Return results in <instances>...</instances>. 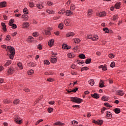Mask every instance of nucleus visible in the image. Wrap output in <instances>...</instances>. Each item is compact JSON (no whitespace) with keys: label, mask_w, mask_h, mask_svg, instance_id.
Instances as JSON below:
<instances>
[{"label":"nucleus","mask_w":126,"mask_h":126,"mask_svg":"<svg viewBox=\"0 0 126 126\" xmlns=\"http://www.w3.org/2000/svg\"><path fill=\"white\" fill-rule=\"evenodd\" d=\"M6 51L10 53V54L9 53L7 54L8 56L9 55L10 60H13L15 55V49H14V47L11 46H7Z\"/></svg>","instance_id":"obj_1"},{"label":"nucleus","mask_w":126,"mask_h":126,"mask_svg":"<svg viewBox=\"0 0 126 126\" xmlns=\"http://www.w3.org/2000/svg\"><path fill=\"white\" fill-rule=\"evenodd\" d=\"M82 99L77 97H71V102H74V103H76L77 104H80L82 103Z\"/></svg>","instance_id":"obj_2"},{"label":"nucleus","mask_w":126,"mask_h":126,"mask_svg":"<svg viewBox=\"0 0 126 126\" xmlns=\"http://www.w3.org/2000/svg\"><path fill=\"white\" fill-rule=\"evenodd\" d=\"M14 121L16 123V124H18V125H21V124H22V119L19 116H17L15 119Z\"/></svg>","instance_id":"obj_3"},{"label":"nucleus","mask_w":126,"mask_h":126,"mask_svg":"<svg viewBox=\"0 0 126 126\" xmlns=\"http://www.w3.org/2000/svg\"><path fill=\"white\" fill-rule=\"evenodd\" d=\"M50 62L52 63H56L58 62V57L56 56H52L50 59Z\"/></svg>","instance_id":"obj_4"},{"label":"nucleus","mask_w":126,"mask_h":126,"mask_svg":"<svg viewBox=\"0 0 126 126\" xmlns=\"http://www.w3.org/2000/svg\"><path fill=\"white\" fill-rule=\"evenodd\" d=\"M105 117H107V119H110L113 118V115H112V113H111V112L106 111Z\"/></svg>","instance_id":"obj_5"},{"label":"nucleus","mask_w":126,"mask_h":126,"mask_svg":"<svg viewBox=\"0 0 126 126\" xmlns=\"http://www.w3.org/2000/svg\"><path fill=\"white\" fill-rule=\"evenodd\" d=\"M64 23L66 26H70V25H71V21L69 20L68 19H67L64 21Z\"/></svg>","instance_id":"obj_6"},{"label":"nucleus","mask_w":126,"mask_h":126,"mask_svg":"<svg viewBox=\"0 0 126 126\" xmlns=\"http://www.w3.org/2000/svg\"><path fill=\"white\" fill-rule=\"evenodd\" d=\"M28 43H32L34 41V37L33 36H30L27 39Z\"/></svg>","instance_id":"obj_7"},{"label":"nucleus","mask_w":126,"mask_h":126,"mask_svg":"<svg viewBox=\"0 0 126 126\" xmlns=\"http://www.w3.org/2000/svg\"><path fill=\"white\" fill-rule=\"evenodd\" d=\"M99 87L100 88H103V87H105V83L104 81L101 80L99 83Z\"/></svg>","instance_id":"obj_8"},{"label":"nucleus","mask_w":126,"mask_h":126,"mask_svg":"<svg viewBox=\"0 0 126 126\" xmlns=\"http://www.w3.org/2000/svg\"><path fill=\"white\" fill-rule=\"evenodd\" d=\"M117 95H119L120 96H124L125 95V93L122 90H118L117 91Z\"/></svg>","instance_id":"obj_9"},{"label":"nucleus","mask_w":126,"mask_h":126,"mask_svg":"<svg viewBox=\"0 0 126 126\" xmlns=\"http://www.w3.org/2000/svg\"><path fill=\"white\" fill-rule=\"evenodd\" d=\"M91 96L94 99H99V98H100V96H99V94L97 93L91 94Z\"/></svg>","instance_id":"obj_10"},{"label":"nucleus","mask_w":126,"mask_h":126,"mask_svg":"<svg viewBox=\"0 0 126 126\" xmlns=\"http://www.w3.org/2000/svg\"><path fill=\"white\" fill-rule=\"evenodd\" d=\"M1 25L2 27V29L4 31V32H6V31H7V30L6 29V25H5V23H1Z\"/></svg>","instance_id":"obj_11"},{"label":"nucleus","mask_w":126,"mask_h":126,"mask_svg":"<svg viewBox=\"0 0 126 126\" xmlns=\"http://www.w3.org/2000/svg\"><path fill=\"white\" fill-rule=\"evenodd\" d=\"M65 13L66 16H70V15H72V14H73V12L69 10H67Z\"/></svg>","instance_id":"obj_12"},{"label":"nucleus","mask_w":126,"mask_h":126,"mask_svg":"<svg viewBox=\"0 0 126 126\" xmlns=\"http://www.w3.org/2000/svg\"><path fill=\"white\" fill-rule=\"evenodd\" d=\"M14 71V69L13 68H9L8 70L7 73L8 75L12 74Z\"/></svg>","instance_id":"obj_13"},{"label":"nucleus","mask_w":126,"mask_h":126,"mask_svg":"<svg viewBox=\"0 0 126 126\" xmlns=\"http://www.w3.org/2000/svg\"><path fill=\"white\" fill-rule=\"evenodd\" d=\"M54 43H55V40L54 39H51L48 42V46L49 47H53V45H54Z\"/></svg>","instance_id":"obj_14"},{"label":"nucleus","mask_w":126,"mask_h":126,"mask_svg":"<svg viewBox=\"0 0 126 126\" xmlns=\"http://www.w3.org/2000/svg\"><path fill=\"white\" fill-rule=\"evenodd\" d=\"M6 1H2L0 2V6H1V7H6Z\"/></svg>","instance_id":"obj_15"},{"label":"nucleus","mask_w":126,"mask_h":126,"mask_svg":"<svg viewBox=\"0 0 126 126\" xmlns=\"http://www.w3.org/2000/svg\"><path fill=\"white\" fill-rule=\"evenodd\" d=\"M54 125V126H64V123H62V122L58 121L56 123H55Z\"/></svg>","instance_id":"obj_16"},{"label":"nucleus","mask_w":126,"mask_h":126,"mask_svg":"<svg viewBox=\"0 0 126 126\" xmlns=\"http://www.w3.org/2000/svg\"><path fill=\"white\" fill-rule=\"evenodd\" d=\"M75 33L73 32H69L66 34V37H68L71 36H74Z\"/></svg>","instance_id":"obj_17"},{"label":"nucleus","mask_w":126,"mask_h":126,"mask_svg":"<svg viewBox=\"0 0 126 126\" xmlns=\"http://www.w3.org/2000/svg\"><path fill=\"white\" fill-rule=\"evenodd\" d=\"M114 112L115 113V114H120V113H121V109L120 108H115L113 110Z\"/></svg>","instance_id":"obj_18"},{"label":"nucleus","mask_w":126,"mask_h":126,"mask_svg":"<svg viewBox=\"0 0 126 126\" xmlns=\"http://www.w3.org/2000/svg\"><path fill=\"white\" fill-rule=\"evenodd\" d=\"M70 48H71V47L69 46L68 45H63L62 46V48L63 49V50H64L65 49H66V50H69L70 49Z\"/></svg>","instance_id":"obj_19"},{"label":"nucleus","mask_w":126,"mask_h":126,"mask_svg":"<svg viewBox=\"0 0 126 126\" xmlns=\"http://www.w3.org/2000/svg\"><path fill=\"white\" fill-rule=\"evenodd\" d=\"M11 60H8L7 62L4 64V66H8V65L11 64Z\"/></svg>","instance_id":"obj_20"},{"label":"nucleus","mask_w":126,"mask_h":126,"mask_svg":"<svg viewBox=\"0 0 126 126\" xmlns=\"http://www.w3.org/2000/svg\"><path fill=\"white\" fill-rule=\"evenodd\" d=\"M106 12H101L98 14V15L100 17H103L106 16Z\"/></svg>","instance_id":"obj_21"},{"label":"nucleus","mask_w":126,"mask_h":126,"mask_svg":"<svg viewBox=\"0 0 126 126\" xmlns=\"http://www.w3.org/2000/svg\"><path fill=\"white\" fill-rule=\"evenodd\" d=\"M3 102L4 104H9V103H11V100L8 99H6L3 100Z\"/></svg>","instance_id":"obj_22"},{"label":"nucleus","mask_w":126,"mask_h":126,"mask_svg":"<svg viewBox=\"0 0 126 126\" xmlns=\"http://www.w3.org/2000/svg\"><path fill=\"white\" fill-rule=\"evenodd\" d=\"M99 39V36L97 35H94L93 36L92 41H97Z\"/></svg>","instance_id":"obj_23"},{"label":"nucleus","mask_w":126,"mask_h":126,"mask_svg":"<svg viewBox=\"0 0 126 126\" xmlns=\"http://www.w3.org/2000/svg\"><path fill=\"white\" fill-rule=\"evenodd\" d=\"M115 7L116 9H120V8H121V3H116L115 5Z\"/></svg>","instance_id":"obj_24"},{"label":"nucleus","mask_w":126,"mask_h":126,"mask_svg":"<svg viewBox=\"0 0 126 126\" xmlns=\"http://www.w3.org/2000/svg\"><path fill=\"white\" fill-rule=\"evenodd\" d=\"M29 25H30L29 23L24 22L23 23V27H24V28H28V27H29Z\"/></svg>","instance_id":"obj_25"},{"label":"nucleus","mask_w":126,"mask_h":126,"mask_svg":"<svg viewBox=\"0 0 126 126\" xmlns=\"http://www.w3.org/2000/svg\"><path fill=\"white\" fill-rule=\"evenodd\" d=\"M89 83L90 85H91V86H93L94 85L95 82H94V80L91 79L89 81Z\"/></svg>","instance_id":"obj_26"},{"label":"nucleus","mask_w":126,"mask_h":126,"mask_svg":"<svg viewBox=\"0 0 126 126\" xmlns=\"http://www.w3.org/2000/svg\"><path fill=\"white\" fill-rule=\"evenodd\" d=\"M91 61H92V59H91V58L87 59L86 60L85 63H86V64H89V63H91Z\"/></svg>","instance_id":"obj_27"},{"label":"nucleus","mask_w":126,"mask_h":126,"mask_svg":"<svg viewBox=\"0 0 126 126\" xmlns=\"http://www.w3.org/2000/svg\"><path fill=\"white\" fill-rule=\"evenodd\" d=\"M101 100L103 101H108L109 100V97H106V95H104L101 97Z\"/></svg>","instance_id":"obj_28"},{"label":"nucleus","mask_w":126,"mask_h":126,"mask_svg":"<svg viewBox=\"0 0 126 126\" xmlns=\"http://www.w3.org/2000/svg\"><path fill=\"white\" fill-rule=\"evenodd\" d=\"M58 28L61 29V30L63 29V23H61L59 24Z\"/></svg>","instance_id":"obj_29"},{"label":"nucleus","mask_w":126,"mask_h":126,"mask_svg":"<svg viewBox=\"0 0 126 126\" xmlns=\"http://www.w3.org/2000/svg\"><path fill=\"white\" fill-rule=\"evenodd\" d=\"M48 112L49 113H53L54 111V108L52 107H49L47 108Z\"/></svg>","instance_id":"obj_30"},{"label":"nucleus","mask_w":126,"mask_h":126,"mask_svg":"<svg viewBox=\"0 0 126 126\" xmlns=\"http://www.w3.org/2000/svg\"><path fill=\"white\" fill-rule=\"evenodd\" d=\"M36 6L39 9H42V8L44 7V6H43V5L40 3L37 4Z\"/></svg>","instance_id":"obj_31"},{"label":"nucleus","mask_w":126,"mask_h":126,"mask_svg":"<svg viewBox=\"0 0 126 126\" xmlns=\"http://www.w3.org/2000/svg\"><path fill=\"white\" fill-rule=\"evenodd\" d=\"M34 73V70L31 69L29 71H28L27 74L29 75H32Z\"/></svg>","instance_id":"obj_32"},{"label":"nucleus","mask_w":126,"mask_h":126,"mask_svg":"<svg viewBox=\"0 0 126 126\" xmlns=\"http://www.w3.org/2000/svg\"><path fill=\"white\" fill-rule=\"evenodd\" d=\"M97 123L98 126H102V125H103V123H104V121H103V120H100L97 121Z\"/></svg>","instance_id":"obj_33"},{"label":"nucleus","mask_w":126,"mask_h":126,"mask_svg":"<svg viewBox=\"0 0 126 126\" xmlns=\"http://www.w3.org/2000/svg\"><path fill=\"white\" fill-rule=\"evenodd\" d=\"M22 18H23L25 20H28V15H22Z\"/></svg>","instance_id":"obj_34"},{"label":"nucleus","mask_w":126,"mask_h":126,"mask_svg":"<svg viewBox=\"0 0 126 126\" xmlns=\"http://www.w3.org/2000/svg\"><path fill=\"white\" fill-rule=\"evenodd\" d=\"M79 58H80V59L84 60V59H86V57H85V55L83 54L79 55Z\"/></svg>","instance_id":"obj_35"},{"label":"nucleus","mask_w":126,"mask_h":126,"mask_svg":"<svg viewBox=\"0 0 126 126\" xmlns=\"http://www.w3.org/2000/svg\"><path fill=\"white\" fill-rule=\"evenodd\" d=\"M47 13H49V14H54L55 13V12L53 10H47Z\"/></svg>","instance_id":"obj_36"},{"label":"nucleus","mask_w":126,"mask_h":126,"mask_svg":"<svg viewBox=\"0 0 126 126\" xmlns=\"http://www.w3.org/2000/svg\"><path fill=\"white\" fill-rule=\"evenodd\" d=\"M13 23H14V19H11L9 20V25L10 26H11V25H12L13 24Z\"/></svg>","instance_id":"obj_37"},{"label":"nucleus","mask_w":126,"mask_h":126,"mask_svg":"<svg viewBox=\"0 0 126 126\" xmlns=\"http://www.w3.org/2000/svg\"><path fill=\"white\" fill-rule=\"evenodd\" d=\"M23 13H24V14H28L29 12L27 8L26 7L23 9Z\"/></svg>","instance_id":"obj_38"},{"label":"nucleus","mask_w":126,"mask_h":126,"mask_svg":"<svg viewBox=\"0 0 126 126\" xmlns=\"http://www.w3.org/2000/svg\"><path fill=\"white\" fill-rule=\"evenodd\" d=\"M70 10H75V5L74 4H71L70 7Z\"/></svg>","instance_id":"obj_39"},{"label":"nucleus","mask_w":126,"mask_h":126,"mask_svg":"<svg viewBox=\"0 0 126 126\" xmlns=\"http://www.w3.org/2000/svg\"><path fill=\"white\" fill-rule=\"evenodd\" d=\"M18 66L20 68V69H23V66H22V63H17Z\"/></svg>","instance_id":"obj_40"},{"label":"nucleus","mask_w":126,"mask_h":126,"mask_svg":"<svg viewBox=\"0 0 126 126\" xmlns=\"http://www.w3.org/2000/svg\"><path fill=\"white\" fill-rule=\"evenodd\" d=\"M13 104H14V105H18V104H19V99H16L13 101Z\"/></svg>","instance_id":"obj_41"},{"label":"nucleus","mask_w":126,"mask_h":126,"mask_svg":"<svg viewBox=\"0 0 126 126\" xmlns=\"http://www.w3.org/2000/svg\"><path fill=\"white\" fill-rule=\"evenodd\" d=\"M65 12V9H63L61 10V11H60L58 13L59 14H63V13H64Z\"/></svg>","instance_id":"obj_42"},{"label":"nucleus","mask_w":126,"mask_h":126,"mask_svg":"<svg viewBox=\"0 0 126 126\" xmlns=\"http://www.w3.org/2000/svg\"><path fill=\"white\" fill-rule=\"evenodd\" d=\"M103 31H104L105 33H109L110 32L108 28H103Z\"/></svg>","instance_id":"obj_43"},{"label":"nucleus","mask_w":126,"mask_h":126,"mask_svg":"<svg viewBox=\"0 0 126 126\" xmlns=\"http://www.w3.org/2000/svg\"><path fill=\"white\" fill-rule=\"evenodd\" d=\"M89 69V68L87 66L83 67L81 69V71H83L84 70H88Z\"/></svg>","instance_id":"obj_44"},{"label":"nucleus","mask_w":126,"mask_h":126,"mask_svg":"<svg viewBox=\"0 0 126 126\" xmlns=\"http://www.w3.org/2000/svg\"><path fill=\"white\" fill-rule=\"evenodd\" d=\"M92 12H93V10H92V9H90L88 10V14L89 16H90L91 15V13H92Z\"/></svg>","instance_id":"obj_45"},{"label":"nucleus","mask_w":126,"mask_h":126,"mask_svg":"<svg viewBox=\"0 0 126 126\" xmlns=\"http://www.w3.org/2000/svg\"><path fill=\"white\" fill-rule=\"evenodd\" d=\"M11 39V37H10V35H6V38H5L6 41H10Z\"/></svg>","instance_id":"obj_46"},{"label":"nucleus","mask_w":126,"mask_h":126,"mask_svg":"<svg viewBox=\"0 0 126 126\" xmlns=\"http://www.w3.org/2000/svg\"><path fill=\"white\" fill-rule=\"evenodd\" d=\"M74 42L75 44H78V43H80V39H79V38H75L74 39Z\"/></svg>","instance_id":"obj_47"},{"label":"nucleus","mask_w":126,"mask_h":126,"mask_svg":"<svg viewBox=\"0 0 126 126\" xmlns=\"http://www.w3.org/2000/svg\"><path fill=\"white\" fill-rule=\"evenodd\" d=\"M115 55L111 53L109 55L108 57L110 59H114L115 58Z\"/></svg>","instance_id":"obj_48"},{"label":"nucleus","mask_w":126,"mask_h":126,"mask_svg":"<svg viewBox=\"0 0 126 126\" xmlns=\"http://www.w3.org/2000/svg\"><path fill=\"white\" fill-rule=\"evenodd\" d=\"M42 122H43V119L38 120L35 123V126H37V125H39V124H40V123H42Z\"/></svg>","instance_id":"obj_49"},{"label":"nucleus","mask_w":126,"mask_h":126,"mask_svg":"<svg viewBox=\"0 0 126 126\" xmlns=\"http://www.w3.org/2000/svg\"><path fill=\"white\" fill-rule=\"evenodd\" d=\"M104 105L105 106V107H108L109 108H111L112 106L109 104V103L105 102L104 103Z\"/></svg>","instance_id":"obj_50"},{"label":"nucleus","mask_w":126,"mask_h":126,"mask_svg":"<svg viewBox=\"0 0 126 126\" xmlns=\"http://www.w3.org/2000/svg\"><path fill=\"white\" fill-rule=\"evenodd\" d=\"M12 26V28L13 29H16V28H17V26H16V24H13L11 26Z\"/></svg>","instance_id":"obj_51"},{"label":"nucleus","mask_w":126,"mask_h":126,"mask_svg":"<svg viewBox=\"0 0 126 126\" xmlns=\"http://www.w3.org/2000/svg\"><path fill=\"white\" fill-rule=\"evenodd\" d=\"M29 5L30 7H34V3L29 2Z\"/></svg>","instance_id":"obj_52"},{"label":"nucleus","mask_w":126,"mask_h":126,"mask_svg":"<svg viewBox=\"0 0 126 126\" xmlns=\"http://www.w3.org/2000/svg\"><path fill=\"white\" fill-rule=\"evenodd\" d=\"M46 80L49 82H53V81H54V79L52 78H48Z\"/></svg>","instance_id":"obj_53"},{"label":"nucleus","mask_w":126,"mask_h":126,"mask_svg":"<svg viewBox=\"0 0 126 126\" xmlns=\"http://www.w3.org/2000/svg\"><path fill=\"white\" fill-rule=\"evenodd\" d=\"M32 36L33 37H38V36H39V34H38V32H35L32 33Z\"/></svg>","instance_id":"obj_54"},{"label":"nucleus","mask_w":126,"mask_h":126,"mask_svg":"<svg viewBox=\"0 0 126 126\" xmlns=\"http://www.w3.org/2000/svg\"><path fill=\"white\" fill-rule=\"evenodd\" d=\"M119 18V16H118V15H114L113 16V20H117Z\"/></svg>","instance_id":"obj_55"},{"label":"nucleus","mask_w":126,"mask_h":126,"mask_svg":"<svg viewBox=\"0 0 126 126\" xmlns=\"http://www.w3.org/2000/svg\"><path fill=\"white\" fill-rule=\"evenodd\" d=\"M37 49H38V50H42V44H39L37 45Z\"/></svg>","instance_id":"obj_56"},{"label":"nucleus","mask_w":126,"mask_h":126,"mask_svg":"<svg viewBox=\"0 0 126 126\" xmlns=\"http://www.w3.org/2000/svg\"><path fill=\"white\" fill-rule=\"evenodd\" d=\"M76 63H77L78 64H80V63H81V64H83V63H84V62H83L82 61H80L79 60H77Z\"/></svg>","instance_id":"obj_57"},{"label":"nucleus","mask_w":126,"mask_h":126,"mask_svg":"<svg viewBox=\"0 0 126 126\" xmlns=\"http://www.w3.org/2000/svg\"><path fill=\"white\" fill-rule=\"evenodd\" d=\"M45 35H51V32L49 31H45Z\"/></svg>","instance_id":"obj_58"},{"label":"nucleus","mask_w":126,"mask_h":126,"mask_svg":"<svg viewBox=\"0 0 126 126\" xmlns=\"http://www.w3.org/2000/svg\"><path fill=\"white\" fill-rule=\"evenodd\" d=\"M73 92H74V93H76V92L77 91H78V88L76 87L75 89H74L73 90H72Z\"/></svg>","instance_id":"obj_59"},{"label":"nucleus","mask_w":126,"mask_h":126,"mask_svg":"<svg viewBox=\"0 0 126 126\" xmlns=\"http://www.w3.org/2000/svg\"><path fill=\"white\" fill-rule=\"evenodd\" d=\"M110 67H115V63L114 62H112L110 64Z\"/></svg>","instance_id":"obj_60"},{"label":"nucleus","mask_w":126,"mask_h":126,"mask_svg":"<svg viewBox=\"0 0 126 126\" xmlns=\"http://www.w3.org/2000/svg\"><path fill=\"white\" fill-rule=\"evenodd\" d=\"M44 63V64H50V62H49V60H45Z\"/></svg>","instance_id":"obj_61"},{"label":"nucleus","mask_w":126,"mask_h":126,"mask_svg":"<svg viewBox=\"0 0 126 126\" xmlns=\"http://www.w3.org/2000/svg\"><path fill=\"white\" fill-rule=\"evenodd\" d=\"M28 66H34V63H28Z\"/></svg>","instance_id":"obj_62"},{"label":"nucleus","mask_w":126,"mask_h":126,"mask_svg":"<svg viewBox=\"0 0 126 126\" xmlns=\"http://www.w3.org/2000/svg\"><path fill=\"white\" fill-rule=\"evenodd\" d=\"M102 70H104V71H106V70H107V65H104V66H103V67L102 68Z\"/></svg>","instance_id":"obj_63"},{"label":"nucleus","mask_w":126,"mask_h":126,"mask_svg":"<svg viewBox=\"0 0 126 126\" xmlns=\"http://www.w3.org/2000/svg\"><path fill=\"white\" fill-rule=\"evenodd\" d=\"M48 104H49V105H54V104H55V101H50L48 102Z\"/></svg>","instance_id":"obj_64"}]
</instances>
